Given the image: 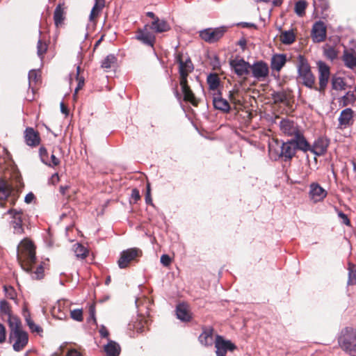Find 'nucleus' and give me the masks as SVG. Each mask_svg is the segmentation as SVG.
<instances>
[{"label": "nucleus", "instance_id": "2", "mask_svg": "<svg viewBox=\"0 0 356 356\" xmlns=\"http://www.w3.org/2000/svg\"><path fill=\"white\" fill-rule=\"evenodd\" d=\"M193 65L191 60L188 58L185 61L179 60V72L180 75V86L184 95V100L191 103L193 106H197L198 101L195 97L194 93L188 85V75L193 70Z\"/></svg>", "mask_w": 356, "mask_h": 356}, {"label": "nucleus", "instance_id": "20", "mask_svg": "<svg viewBox=\"0 0 356 356\" xmlns=\"http://www.w3.org/2000/svg\"><path fill=\"white\" fill-rule=\"evenodd\" d=\"M24 138L26 145L35 147L39 145L40 138L39 134L33 128H26L24 132Z\"/></svg>", "mask_w": 356, "mask_h": 356}, {"label": "nucleus", "instance_id": "14", "mask_svg": "<svg viewBox=\"0 0 356 356\" xmlns=\"http://www.w3.org/2000/svg\"><path fill=\"white\" fill-rule=\"evenodd\" d=\"M297 149H300L297 142L294 139H291L282 143L280 156L284 157L285 161L290 160L295 156Z\"/></svg>", "mask_w": 356, "mask_h": 356}, {"label": "nucleus", "instance_id": "42", "mask_svg": "<svg viewBox=\"0 0 356 356\" xmlns=\"http://www.w3.org/2000/svg\"><path fill=\"white\" fill-rule=\"evenodd\" d=\"M47 50V44L39 40L37 44V54L39 57L42 58Z\"/></svg>", "mask_w": 356, "mask_h": 356}, {"label": "nucleus", "instance_id": "13", "mask_svg": "<svg viewBox=\"0 0 356 356\" xmlns=\"http://www.w3.org/2000/svg\"><path fill=\"white\" fill-rule=\"evenodd\" d=\"M317 66L318 68V79H319V91H323L326 88L330 75V67L323 61L317 62Z\"/></svg>", "mask_w": 356, "mask_h": 356}, {"label": "nucleus", "instance_id": "35", "mask_svg": "<svg viewBox=\"0 0 356 356\" xmlns=\"http://www.w3.org/2000/svg\"><path fill=\"white\" fill-rule=\"evenodd\" d=\"M116 61V57L113 54H109L102 61L101 66L102 68L108 70L111 68Z\"/></svg>", "mask_w": 356, "mask_h": 356}, {"label": "nucleus", "instance_id": "12", "mask_svg": "<svg viewBox=\"0 0 356 356\" xmlns=\"http://www.w3.org/2000/svg\"><path fill=\"white\" fill-rule=\"evenodd\" d=\"M327 195V191L318 183L313 182L309 185V197L314 203L323 201Z\"/></svg>", "mask_w": 356, "mask_h": 356}, {"label": "nucleus", "instance_id": "63", "mask_svg": "<svg viewBox=\"0 0 356 356\" xmlns=\"http://www.w3.org/2000/svg\"><path fill=\"white\" fill-rule=\"evenodd\" d=\"M25 321L26 322V324L29 325L31 323H33V320L31 318V316L29 314L25 315Z\"/></svg>", "mask_w": 356, "mask_h": 356}, {"label": "nucleus", "instance_id": "28", "mask_svg": "<svg viewBox=\"0 0 356 356\" xmlns=\"http://www.w3.org/2000/svg\"><path fill=\"white\" fill-rule=\"evenodd\" d=\"M65 19V9L62 5L57 6L54 13V24L56 27L62 26Z\"/></svg>", "mask_w": 356, "mask_h": 356}, {"label": "nucleus", "instance_id": "7", "mask_svg": "<svg viewBox=\"0 0 356 356\" xmlns=\"http://www.w3.org/2000/svg\"><path fill=\"white\" fill-rule=\"evenodd\" d=\"M142 255V251L137 248H129L121 252L118 261V266L120 268H127L129 263Z\"/></svg>", "mask_w": 356, "mask_h": 356}, {"label": "nucleus", "instance_id": "25", "mask_svg": "<svg viewBox=\"0 0 356 356\" xmlns=\"http://www.w3.org/2000/svg\"><path fill=\"white\" fill-rule=\"evenodd\" d=\"M286 62V56L284 54H275L272 56L270 67L273 70L280 72Z\"/></svg>", "mask_w": 356, "mask_h": 356}, {"label": "nucleus", "instance_id": "16", "mask_svg": "<svg viewBox=\"0 0 356 356\" xmlns=\"http://www.w3.org/2000/svg\"><path fill=\"white\" fill-rule=\"evenodd\" d=\"M252 76L259 81L264 80L269 72L267 64L263 61H259L250 65Z\"/></svg>", "mask_w": 356, "mask_h": 356}, {"label": "nucleus", "instance_id": "31", "mask_svg": "<svg viewBox=\"0 0 356 356\" xmlns=\"http://www.w3.org/2000/svg\"><path fill=\"white\" fill-rule=\"evenodd\" d=\"M355 102V96L352 91H348L340 99V106L345 107L349 104H353Z\"/></svg>", "mask_w": 356, "mask_h": 356}, {"label": "nucleus", "instance_id": "24", "mask_svg": "<svg viewBox=\"0 0 356 356\" xmlns=\"http://www.w3.org/2000/svg\"><path fill=\"white\" fill-rule=\"evenodd\" d=\"M105 6V0H95V4L90 11L89 15V21L96 24L97 18L102 13V9Z\"/></svg>", "mask_w": 356, "mask_h": 356}, {"label": "nucleus", "instance_id": "40", "mask_svg": "<svg viewBox=\"0 0 356 356\" xmlns=\"http://www.w3.org/2000/svg\"><path fill=\"white\" fill-rule=\"evenodd\" d=\"M74 250L76 257L83 259L87 256V250L81 244H76Z\"/></svg>", "mask_w": 356, "mask_h": 356}, {"label": "nucleus", "instance_id": "44", "mask_svg": "<svg viewBox=\"0 0 356 356\" xmlns=\"http://www.w3.org/2000/svg\"><path fill=\"white\" fill-rule=\"evenodd\" d=\"M60 305H61L60 301H58V306L57 307L55 306L53 308L52 314L54 316L56 317L58 319H64L66 318V314L65 313L60 312V314H56V311L57 310H58V312L60 311Z\"/></svg>", "mask_w": 356, "mask_h": 356}, {"label": "nucleus", "instance_id": "60", "mask_svg": "<svg viewBox=\"0 0 356 356\" xmlns=\"http://www.w3.org/2000/svg\"><path fill=\"white\" fill-rule=\"evenodd\" d=\"M60 111L63 113L65 114V115H67L68 113V110L67 108V107L65 106L64 103L62 102H60Z\"/></svg>", "mask_w": 356, "mask_h": 356}, {"label": "nucleus", "instance_id": "38", "mask_svg": "<svg viewBox=\"0 0 356 356\" xmlns=\"http://www.w3.org/2000/svg\"><path fill=\"white\" fill-rule=\"evenodd\" d=\"M324 55L330 60H333L337 57V50L329 45H325L324 47Z\"/></svg>", "mask_w": 356, "mask_h": 356}, {"label": "nucleus", "instance_id": "56", "mask_svg": "<svg viewBox=\"0 0 356 356\" xmlns=\"http://www.w3.org/2000/svg\"><path fill=\"white\" fill-rule=\"evenodd\" d=\"M34 198V195L32 193H29L25 196L24 201L26 203L29 204L33 200Z\"/></svg>", "mask_w": 356, "mask_h": 356}, {"label": "nucleus", "instance_id": "49", "mask_svg": "<svg viewBox=\"0 0 356 356\" xmlns=\"http://www.w3.org/2000/svg\"><path fill=\"white\" fill-rule=\"evenodd\" d=\"M0 308L3 312L8 314V317L10 316V315H11L10 314V309H9V306H8V304L7 303V302L1 301L0 302Z\"/></svg>", "mask_w": 356, "mask_h": 356}, {"label": "nucleus", "instance_id": "39", "mask_svg": "<svg viewBox=\"0 0 356 356\" xmlns=\"http://www.w3.org/2000/svg\"><path fill=\"white\" fill-rule=\"evenodd\" d=\"M348 270H349L348 284H356V266L349 264Z\"/></svg>", "mask_w": 356, "mask_h": 356}, {"label": "nucleus", "instance_id": "10", "mask_svg": "<svg viewBox=\"0 0 356 356\" xmlns=\"http://www.w3.org/2000/svg\"><path fill=\"white\" fill-rule=\"evenodd\" d=\"M5 216H9L10 220V224L12 225L14 233L20 234L23 233L24 229L22 227V213L15 209H9L4 214Z\"/></svg>", "mask_w": 356, "mask_h": 356}, {"label": "nucleus", "instance_id": "26", "mask_svg": "<svg viewBox=\"0 0 356 356\" xmlns=\"http://www.w3.org/2000/svg\"><path fill=\"white\" fill-rule=\"evenodd\" d=\"M177 316L179 319L183 321H188L191 318L188 307L186 304H179L177 307Z\"/></svg>", "mask_w": 356, "mask_h": 356}, {"label": "nucleus", "instance_id": "19", "mask_svg": "<svg viewBox=\"0 0 356 356\" xmlns=\"http://www.w3.org/2000/svg\"><path fill=\"white\" fill-rule=\"evenodd\" d=\"M338 120L340 129L350 126L353 122V111L350 108L343 109L341 112Z\"/></svg>", "mask_w": 356, "mask_h": 356}, {"label": "nucleus", "instance_id": "27", "mask_svg": "<svg viewBox=\"0 0 356 356\" xmlns=\"http://www.w3.org/2000/svg\"><path fill=\"white\" fill-rule=\"evenodd\" d=\"M213 104L215 108L224 112H228L230 109L228 102L223 99L220 95L213 97Z\"/></svg>", "mask_w": 356, "mask_h": 356}, {"label": "nucleus", "instance_id": "47", "mask_svg": "<svg viewBox=\"0 0 356 356\" xmlns=\"http://www.w3.org/2000/svg\"><path fill=\"white\" fill-rule=\"evenodd\" d=\"M314 6L315 8H321L322 9H326L327 3L326 0H314Z\"/></svg>", "mask_w": 356, "mask_h": 356}, {"label": "nucleus", "instance_id": "21", "mask_svg": "<svg viewBox=\"0 0 356 356\" xmlns=\"http://www.w3.org/2000/svg\"><path fill=\"white\" fill-rule=\"evenodd\" d=\"M149 26V29L156 33H161L170 30V24L165 19L159 18H155V21H152Z\"/></svg>", "mask_w": 356, "mask_h": 356}, {"label": "nucleus", "instance_id": "62", "mask_svg": "<svg viewBox=\"0 0 356 356\" xmlns=\"http://www.w3.org/2000/svg\"><path fill=\"white\" fill-rule=\"evenodd\" d=\"M68 189V186H60V192L63 194V195H65V192Z\"/></svg>", "mask_w": 356, "mask_h": 356}, {"label": "nucleus", "instance_id": "45", "mask_svg": "<svg viewBox=\"0 0 356 356\" xmlns=\"http://www.w3.org/2000/svg\"><path fill=\"white\" fill-rule=\"evenodd\" d=\"M336 211L339 218L341 220V222L347 226H350V221L347 215H346L341 211L338 210L337 209H336Z\"/></svg>", "mask_w": 356, "mask_h": 356}, {"label": "nucleus", "instance_id": "9", "mask_svg": "<svg viewBox=\"0 0 356 356\" xmlns=\"http://www.w3.org/2000/svg\"><path fill=\"white\" fill-rule=\"evenodd\" d=\"M226 31L224 26L216 29H207L200 32V37L206 42H215L222 37Z\"/></svg>", "mask_w": 356, "mask_h": 356}, {"label": "nucleus", "instance_id": "37", "mask_svg": "<svg viewBox=\"0 0 356 356\" xmlns=\"http://www.w3.org/2000/svg\"><path fill=\"white\" fill-rule=\"evenodd\" d=\"M40 73L38 71L32 70L29 73V86L33 87V84H36L40 81Z\"/></svg>", "mask_w": 356, "mask_h": 356}, {"label": "nucleus", "instance_id": "11", "mask_svg": "<svg viewBox=\"0 0 356 356\" xmlns=\"http://www.w3.org/2000/svg\"><path fill=\"white\" fill-rule=\"evenodd\" d=\"M149 29H150L148 24L145 25L142 29H138L136 38L146 45L153 47L156 41V37Z\"/></svg>", "mask_w": 356, "mask_h": 356}, {"label": "nucleus", "instance_id": "32", "mask_svg": "<svg viewBox=\"0 0 356 356\" xmlns=\"http://www.w3.org/2000/svg\"><path fill=\"white\" fill-rule=\"evenodd\" d=\"M296 36L293 31H284L280 35V40L285 44H290L295 41Z\"/></svg>", "mask_w": 356, "mask_h": 356}, {"label": "nucleus", "instance_id": "59", "mask_svg": "<svg viewBox=\"0 0 356 356\" xmlns=\"http://www.w3.org/2000/svg\"><path fill=\"white\" fill-rule=\"evenodd\" d=\"M50 181L53 184L57 183L59 181L58 175L57 173L53 175L50 179Z\"/></svg>", "mask_w": 356, "mask_h": 356}, {"label": "nucleus", "instance_id": "29", "mask_svg": "<svg viewBox=\"0 0 356 356\" xmlns=\"http://www.w3.org/2000/svg\"><path fill=\"white\" fill-rule=\"evenodd\" d=\"M104 351L107 356H119L120 353V346L115 341L109 340L108 343L104 346Z\"/></svg>", "mask_w": 356, "mask_h": 356}, {"label": "nucleus", "instance_id": "22", "mask_svg": "<svg viewBox=\"0 0 356 356\" xmlns=\"http://www.w3.org/2000/svg\"><path fill=\"white\" fill-rule=\"evenodd\" d=\"M199 341L204 346H211L215 343L213 330L211 327L204 328L199 337Z\"/></svg>", "mask_w": 356, "mask_h": 356}, {"label": "nucleus", "instance_id": "23", "mask_svg": "<svg viewBox=\"0 0 356 356\" xmlns=\"http://www.w3.org/2000/svg\"><path fill=\"white\" fill-rule=\"evenodd\" d=\"M343 61L344 65L349 69L356 68V51L351 49H345L343 54Z\"/></svg>", "mask_w": 356, "mask_h": 356}, {"label": "nucleus", "instance_id": "51", "mask_svg": "<svg viewBox=\"0 0 356 356\" xmlns=\"http://www.w3.org/2000/svg\"><path fill=\"white\" fill-rule=\"evenodd\" d=\"M43 273H44L43 266L42 265H40L39 266L37 267L36 270L34 272V273L35 274V278H37V279L42 278L43 276Z\"/></svg>", "mask_w": 356, "mask_h": 356}, {"label": "nucleus", "instance_id": "30", "mask_svg": "<svg viewBox=\"0 0 356 356\" xmlns=\"http://www.w3.org/2000/svg\"><path fill=\"white\" fill-rule=\"evenodd\" d=\"M13 187L6 181L0 180V200H6L12 193Z\"/></svg>", "mask_w": 356, "mask_h": 356}, {"label": "nucleus", "instance_id": "52", "mask_svg": "<svg viewBox=\"0 0 356 356\" xmlns=\"http://www.w3.org/2000/svg\"><path fill=\"white\" fill-rule=\"evenodd\" d=\"M28 326L30 328V330L33 332H35L37 333H40V332L42 331V328L39 325L35 324L34 322L31 323Z\"/></svg>", "mask_w": 356, "mask_h": 356}, {"label": "nucleus", "instance_id": "41", "mask_svg": "<svg viewBox=\"0 0 356 356\" xmlns=\"http://www.w3.org/2000/svg\"><path fill=\"white\" fill-rule=\"evenodd\" d=\"M79 74H80V67L77 66V67H76V75H75V78H76V80L78 82V84H77V86L75 88V94L74 95V98L76 97V94L77 93V92L80 89H81L82 87L84 85V78L83 76H80Z\"/></svg>", "mask_w": 356, "mask_h": 356}, {"label": "nucleus", "instance_id": "43", "mask_svg": "<svg viewBox=\"0 0 356 356\" xmlns=\"http://www.w3.org/2000/svg\"><path fill=\"white\" fill-rule=\"evenodd\" d=\"M71 318L76 321L81 322L83 318V311L81 309H73L70 312Z\"/></svg>", "mask_w": 356, "mask_h": 356}, {"label": "nucleus", "instance_id": "3", "mask_svg": "<svg viewBox=\"0 0 356 356\" xmlns=\"http://www.w3.org/2000/svg\"><path fill=\"white\" fill-rule=\"evenodd\" d=\"M17 260L26 272L32 271L33 265L36 260L35 246L27 238L22 240L18 246Z\"/></svg>", "mask_w": 356, "mask_h": 356}, {"label": "nucleus", "instance_id": "17", "mask_svg": "<svg viewBox=\"0 0 356 356\" xmlns=\"http://www.w3.org/2000/svg\"><path fill=\"white\" fill-rule=\"evenodd\" d=\"M231 67L238 76L247 75L250 70L249 63L241 58H235L229 61Z\"/></svg>", "mask_w": 356, "mask_h": 356}, {"label": "nucleus", "instance_id": "50", "mask_svg": "<svg viewBox=\"0 0 356 356\" xmlns=\"http://www.w3.org/2000/svg\"><path fill=\"white\" fill-rule=\"evenodd\" d=\"M161 263L164 266H168L171 263V259L168 254H163L161 257Z\"/></svg>", "mask_w": 356, "mask_h": 356}, {"label": "nucleus", "instance_id": "15", "mask_svg": "<svg viewBox=\"0 0 356 356\" xmlns=\"http://www.w3.org/2000/svg\"><path fill=\"white\" fill-rule=\"evenodd\" d=\"M326 33L325 24L321 21L316 22L312 27V38L314 42H321L325 40Z\"/></svg>", "mask_w": 356, "mask_h": 356}, {"label": "nucleus", "instance_id": "18", "mask_svg": "<svg viewBox=\"0 0 356 356\" xmlns=\"http://www.w3.org/2000/svg\"><path fill=\"white\" fill-rule=\"evenodd\" d=\"M328 145V139L321 137L315 140L312 146L309 144V149L306 152L310 151L316 156H321L326 152Z\"/></svg>", "mask_w": 356, "mask_h": 356}, {"label": "nucleus", "instance_id": "46", "mask_svg": "<svg viewBox=\"0 0 356 356\" xmlns=\"http://www.w3.org/2000/svg\"><path fill=\"white\" fill-rule=\"evenodd\" d=\"M40 154L42 161L46 165H51V163L49 162L47 152L44 148L41 147L40 149Z\"/></svg>", "mask_w": 356, "mask_h": 356}, {"label": "nucleus", "instance_id": "1", "mask_svg": "<svg viewBox=\"0 0 356 356\" xmlns=\"http://www.w3.org/2000/svg\"><path fill=\"white\" fill-rule=\"evenodd\" d=\"M8 323L10 330L9 341L13 343L15 351H21L28 343V334L22 330L21 321L16 316L10 315Z\"/></svg>", "mask_w": 356, "mask_h": 356}, {"label": "nucleus", "instance_id": "6", "mask_svg": "<svg viewBox=\"0 0 356 356\" xmlns=\"http://www.w3.org/2000/svg\"><path fill=\"white\" fill-rule=\"evenodd\" d=\"M340 347L351 356H356V334L354 332L344 334L339 340Z\"/></svg>", "mask_w": 356, "mask_h": 356}, {"label": "nucleus", "instance_id": "4", "mask_svg": "<svg viewBox=\"0 0 356 356\" xmlns=\"http://www.w3.org/2000/svg\"><path fill=\"white\" fill-rule=\"evenodd\" d=\"M280 128L284 134L291 136L292 139L296 140L300 150L306 152L309 149V143L296 123L289 119H282L280 122Z\"/></svg>", "mask_w": 356, "mask_h": 356}, {"label": "nucleus", "instance_id": "8", "mask_svg": "<svg viewBox=\"0 0 356 356\" xmlns=\"http://www.w3.org/2000/svg\"><path fill=\"white\" fill-rule=\"evenodd\" d=\"M216 356H226L228 350L233 351L236 347L229 340L225 339L222 336L217 335L215 339Z\"/></svg>", "mask_w": 356, "mask_h": 356}, {"label": "nucleus", "instance_id": "57", "mask_svg": "<svg viewBox=\"0 0 356 356\" xmlns=\"http://www.w3.org/2000/svg\"><path fill=\"white\" fill-rule=\"evenodd\" d=\"M145 202L147 204H148L154 206L153 202H152V199L151 193H146V195H145Z\"/></svg>", "mask_w": 356, "mask_h": 356}, {"label": "nucleus", "instance_id": "36", "mask_svg": "<svg viewBox=\"0 0 356 356\" xmlns=\"http://www.w3.org/2000/svg\"><path fill=\"white\" fill-rule=\"evenodd\" d=\"M332 87L336 90H345L346 83L342 78L334 77L332 79Z\"/></svg>", "mask_w": 356, "mask_h": 356}, {"label": "nucleus", "instance_id": "53", "mask_svg": "<svg viewBox=\"0 0 356 356\" xmlns=\"http://www.w3.org/2000/svg\"><path fill=\"white\" fill-rule=\"evenodd\" d=\"M131 198L134 200L135 202H137L140 198V195L139 193V191L136 188H134L131 191Z\"/></svg>", "mask_w": 356, "mask_h": 356}, {"label": "nucleus", "instance_id": "5", "mask_svg": "<svg viewBox=\"0 0 356 356\" xmlns=\"http://www.w3.org/2000/svg\"><path fill=\"white\" fill-rule=\"evenodd\" d=\"M296 67L298 70L297 81L309 88H313L316 78L307 60L303 56H298Z\"/></svg>", "mask_w": 356, "mask_h": 356}, {"label": "nucleus", "instance_id": "55", "mask_svg": "<svg viewBox=\"0 0 356 356\" xmlns=\"http://www.w3.org/2000/svg\"><path fill=\"white\" fill-rule=\"evenodd\" d=\"M99 333L102 337L106 338L108 337V332L106 330V327H104V325H102L99 329Z\"/></svg>", "mask_w": 356, "mask_h": 356}, {"label": "nucleus", "instance_id": "54", "mask_svg": "<svg viewBox=\"0 0 356 356\" xmlns=\"http://www.w3.org/2000/svg\"><path fill=\"white\" fill-rule=\"evenodd\" d=\"M49 162L51 163L50 166H56L60 163L59 159L54 154H51V161H49Z\"/></svg>", "mask_w": 356, "mask_h": 356}, {"label": "nucleus", "instance_id": "58", "mask_svg": "<svg viewBox=\"0 0 356 356\" xmlns=\"http://www.w3.org/2000/svg\"><path fill=\"white\" fill-rule=\"evenodd\" d=\"M67 356H81V354L76 350H70L68 351Z\"/></svg>", "mask_w": 356, "mask_h": 356}, {"label": "nucleus", "instance_id": "34", "mask_svg": "<svg viewBox=\"0 0 356 356\" xmlns=\"http://www.w3.org/2000/svg\"><path fill=\"white\" fill-rule=\"evenodd\" d=\"M307 3L305 1H298L295 4L294 11L299 17H303L305 15V10Z\"/></svg>", "mask_w": 356, "mask_h": 356}, {"label": "nucleus", "instance_id": "33", "mask_svg": "<svg viewBox=\"0 0 356 356\" xmlns=\"http://www.w3.org/2000/svg\"><path fill=\"white\" fill-rule=\"evenodd\" d=\"M207 83L209 89L212 90H216L220 84V80L217 74H211L207 77Z\"/></svg>", "mask_w": 356, "mask_h": 356}, {"label": "nucleus", "instance_id": "61", "mask_svg": "<svg viewBox=\"0 0 356 356\" xmlns=\"http://www.w3.org/2000/svg\"><path fill=\"white\" fill-rule=\"evenodd\" d=\"M90 316H91V318H92L93 321L95 323H96V318L95 316V307L93 305H91L90 307Z\"/></svg>", "mask_w": 356, "mask_h": 356}, {"label": "nucleus", "instance_id": "64", "mask_svg": "<svg viewBox=\"0 0 356 356\" xmlns=\"http://www.w3.org/2000/svg\"><path fill=\"white\" fill-rule=\"evenodd\" d=\"M25 321L26 322V324L29 325L31 323H33V320L31 318V316L29 314L25 315Z\"/></svg>", "mask_w": 356, "mask_h": 356}, {"label": "nucleus", "instance_id": "48", "mask_svg": "<svg viewBox=\"0 0 356 356\" xmlns=\"http://www.w3.org/2000/svg\"><path fill=\"white\" fill-rule=\"evenodd\" d=\"M6 339V330L1 323H0V343L5 342Z\"/></svg>", "mask_w": 356, "mask_h": 356}]
</instances>
